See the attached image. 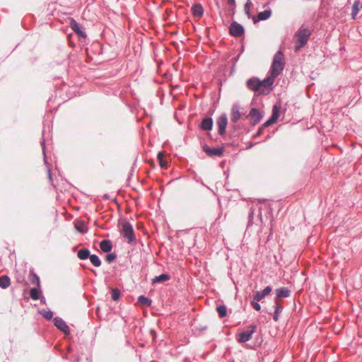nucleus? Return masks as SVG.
I'll return each mask as SVG.
<instances>
[{
	"label": "nucleus",
	"mask_w": 362,
	"mask_h": 362,
	"mask_svg": "<svg viewBox=\"0 0 362 362\" xmlns=\"http://www.w3.org/2000/svg\"><path fill=\"white\" fill-rule=\"evenodd\" d=\"M311 35V32L308 28L301 26L294 35L295 40V50L298 52L308 42V40Z\"/></svg>",
	"instance_id": "nucleus-1"
},
{
	"label": "nucleus",
	"mask_w": 362,
	"mask_h": 362,
	"mask_svg": "<svg viewBox=\"0 0 362 362\" xmlns=\"http://www.w3.org/2000/svg\"><path fill=\"white\" fill-rule=\"evenodd\" d=\"M284 57L282 52L278 51L274 57L271 74L273 77H277L284 68Z\"/></svg>",
	"instance_id": "nucleus-2"
},
{
	"label": "nucleus",
	"mask_w": 362,
	"mask_h": 362,
	"mask_svg": "<svg viewBox=\"0 0 362 362\" xmlns=\"http://www.w3.org/2000/svg\"><path fill=\"white\" fill-rule=\"evenodd\" d=\"M276 77H273L271 74L270 76L264 79L263 81H260L259 85V93L260 94H268L270 91L271 87L274 83V78Z\"/></svg>",
	"instance_id": "nucleus-3"
},
{
	"label": "nucleus",
	"mask_w": 362,
	"mask_h": 362,
	"mask_svg": "<svg viewBox=\"0 0 362 362\" xmlns=\"http://www.w3.org/2000/svg\"><path fill=\"white\" fill-rule=\"evenodd\" d=\"M122 235L123 236L128 240L129 243L133 242L135 240V236L133 231V228L129 223H124L122 225Z\"/></svg>",
	"instance_id": "nucleus-4"
},
{
	"label": "nucleus",
	"mask_w": 362,
	"mask_h": 362,
	"mask_svg": "<svg viewBox=\"0 0 362 362\" xmlns=\"http://www.w3.org/2000/svg\"><path fill=\"white\" fill-rule=\"evenodd\" d=\"M256 330V326L254 325H251L249 326L247 330L243 332L240 334L239 336V341L240 342H246L251 339L252 334L255 333Z\"/></svg>",
	"instance_id": "nucleus-5"
},
{
	"label": "nucleus",
	"mask_w": 362,
	"mask_h": 362,
	"mask_svg": "<svg viewBox=\"0 0 362 362\" xmlns=\"http://www.w3.org/2000/svg\"><path fill=\"white\" fill-rule=\"evenodd\" d=\"M54 325L64 334H69L70 329L66 322L61 317H56L54 318Z\"/></svg>",
	"instance_id": "nucleus-6"
},
{
	"label": "nucleus",
	"mask_w": 362,
	"mask_h": 362,
	"mask_svg": "<svg viewBox=\"0 0 362 362\" xmlns=\"http://www.w3.org/2000/svg\"><path fill=\"white\" fill-rule=\"evenodd\" d=\"M243 33L244 28L240 24L236 22L231 23L230 26V33L232 35L235 37H240L243 34Z\"/></svg>",
	"instance_id": "nucleus-7"
},
{
	"label": "nucleus",
	"mask_w": 362,
	"mask_h": 362,
	"mask_svg": "<svg viewBox=\"0 0 362 362\" xmlns=\"http://www.w3.org/2000/svg\"><path fill=\"white\" fill-rule=\"evenodd\" d=\"M228 124V118L226 115L223 114L221 115L217 120V125L218 127V133L223 134L226 131V128Z\"/></svg>",
	"instance_id": "nucleus-8"
},
{
	"label": "nucleus",
	"mask_w": 362,
	"mask_h": 362,
	"mask_svg": "<svg viewBox=\"0 0 362 362\" xmlns=\"http://www.w3.org/2000/svg\"><path fill=\"white\" fill-rule=\"evenodd\" d=\"M260 81L257 78H252L247 81V86L252 90L259 93Z\"/></svg>",
	"instance_id": "nucleus-9"
},
{
	"label": "nucleus",
	"mask_w": 362,
	"mask_h": 362,
	"mask_svg": "<svg viewBox=\"0 0 362 362\" xmlns=\"http://www.w3.org/2000/svg\"><path fill=\"white\" fill-rule=\"evenodd\" d=\"M272 15V11L270 9L265 10L264 11L259 12L257 16V18L253 17V21L255 23H257L259 21H265L270 18Z\"/></svg>",
	"instance_id": "nucleus-10"
},
{
	"label": "nucleus",
	"mask_w": 362,
	"mask_h": 362,
	"mask_svg": "<svg viewBox=\"0 0 362 362\" xmlns=\"http://www.w3.org/2000/svg\"><path fill=\"white\" fill-rule=\"evenodd\" d=\"M271 291H272V287L268 286L265 287L263 291H257L255 293L254 298L257 301H260L267 295H268Z\"/></svg>",
	"instance_id": "nucleus-11"
},
{
	"label": "nucleus",
	"mask_w": 362,
	"mask_h": 362,
	"mask_svg": "<svg viewBox=\"0 0 362 362\" xmlns=\"http://www.w3.org/2000/svg\"><path fill=\"white\" fill-rule=\"evenodd\" d=\"M250 116L253 120L254 124L258 123L262 118V114L255 108H252L250 112Z\"/></svg>",
	"instance_id": "nucleus-12"
},
{
	"label": "nucleus",
	"mask_w": 362,
	"mask_h": 362,
	"mask_svg": "<svg viewBox=\"0 0 362 362\" xmlns=\"http://www.w3.org/2000/svg\"><path fill=\"white\" fill-rule=\"evenodd\" d=\"M240 107L238 105H233L231 110V120L233 122H236L240 119Z\"/></svg>",
	"instance_id": "nucleus-13"
},
{
	"label": "nucleus",
	"mask_w": 362,
	"mask_h": 362,
	"mask_svg": "<svg viewBox=\"0 0 362 362\" xmlns=\"http://www.w3.org/2000/svg\"><path fill=\"white\" fill-rule=\"evenodd\" d=\"M100 247L104 252H110L112 247L111 241L109 240H104L101 241L100 243Z\"/></svg>",
	"instance_id": "nucleus-14"
},
{
	"label": "nucleus",
	"mask_w": 362,
	"mask_h": 362,
	"mask_svg": "<svg viewBox=\"0 0 362 362\" xmlns=\"http://www.w3.org/2000/svg\"><path fill=\"white\" fill-rule=\"evenodd\" d=\"M276 293L277 298H287L290 296L291 293L290 291L285 287L276 289Z\"/></svg>",
	"instance_id": "nucleus-15"
},
{
	"label": "nucleus",
	"mask_w": 362,
	"mask_h": 362,
	"mask_svg": "<svg viewBox=\"0 0 362 362\" xmlns=\"http://www.w3.org/2000/svg\"><path fill=\"white\" fill-rule=\"evenodd\" d=\"M205 152L210 156H220L223 153V148H206Z\"/></svg>",
	"instance_id": "nucleus-16"
},
{
	"label": "nucleus",
	"mask_w": 362,
	"mask_h": 362,
	"mask_svg": "<svg viewBox=\"0 0 362 362\" xmlns=\"http://www.w3.org/2000/svg\"><path fill=\"white\" fill-rule=\"evenodd\" d=\"M213 126V121L211 118H204L201 124V127L204 130L211 129Z\"/></svg>",
	"instance_id": "nucleus-17"
},
{
	"label": "nucleus",
	"mask_w": 362,
	"mask_h": 362,
	"mask_svg": "<svg viewBox=\"0 0 362 362\" xmlns=\"http://www.w3.org/2000/svg\"><path fill=\"white\" fill-rule=\"evenodd\" d=\"M11 284L10 278L4 275L0 277V287L1 288H7Z\"/></svg>",
	"instance_id": "nucleus-18"
},
{
	"label": "nucleus",
	"mask_w": 362,
	"mask_h": 362,
	"mask_svg": "<svg viewBox=\"0 0 362 362\" xmlns=\"http://www.w3.org/2000/svg\"><path fill=\"white\" fill-rule=\"evenodd\" d=\"M77 256L80 259L85 260L90 257V251L86 248L81 249L78 252Z\"/></svg>",
	"instance_id": "nucleus-19"
},
{
	"label": "nucleus",
	"mask_w": 362,
	"mask_h": 362,
	"mask_svg": "<svg viewBox=\"0 0 362 362\" xmlns=\"http://www.w3.org/2000/svg\"><path fill=\"white\" fill-rule=\"evenodd\" d=\"M192 11L194 16H197V17H201L203 15V12H204L203 8L200 4L194 5L192 8Z\"/></svg>",
	"instance_id": "nucleus-20"
},
{
	"label": "nucleus",
	"mask_w": 362,
	"mask_h": 362,
	"mask_svg": "<svg viewBox=\"0 0 362 362\" xmlns=\"http://www.w3.org/2000/svg\"><path fill=\"white\" fill-rule=\"evenodd\" d=\"M169 279H170L169 275H168L166 274H163L159 276H155L153 279L152 281L153 284H156V283L163 282V281H168Z\"/></svg>",
	"instance_id": "nucleus-21"
},
{
	"label": "nucleus",
	"mask_w": 362,
	"mask_h": 362,
	"mask_svg": "<svg viewBox=\"0 0 362 362\" xmlns=\"http://www.w3.org/2000/svg\"><path fill=\"white\" fill-rule=\"evenodd\" d=\"M71 27L73 30L78 33L80 36L86 37L85 33L81 30V28L78 23H77L76 21H73L71 23Z\"/></svg>",
	"instance_id": "nucleus-22"
},
{
	"label": "nucleus",
	"mask_w": 362,
	"mask_h": 362,
	"mask_svg": "<svg viewBox=\"0 0 362 362\" xmlns=\"http://www.w3.org/2000/svg\"><path fill=\"white\" fill-rule=\"evenodd\" d=\"M75 228L81 233H85L86 231L85 222L82 221H76L75 223Z\"/></svg>",
	"instance_id": "nucleus-23"
},
{
	"label": "nucleus",
	"mask_w": 362,
	"mask_h": 362,
	"mask_svg": "<svg viewBox=\"0 0 362 362\" xmlns=\"http://www.w3.org/2000/svg\"><path fill=\"white\" fill-rule=\"evenodd\" d=\"M359 5H360V1L358 0H356L354 1V4L352 6V12H351V16H352L353 18H356V16H357V14L359 11Z\"/></svg>",
	"instance_id": "nucleus-24"
},
{
	"label": "nucleus",
	"mask_w": 362,
	"mask_h": 362,
	"mask_svg": "<svg viewBox=\"0 0 362 362\" xmlns=\"http://www.w3.org/2000/svg\"><path fill=\"white\" fill-rule=\"evenodd\" d=\"M90 262L95 266V267H100L101 265V261L98 256L96 255H92L89 257Z\"/></svg>",
	"instance_id": "nucleus-25"
},
{
	"label": "nucleus",
	"mask_w": 362,
	"mask_h": 362,
	"mask_svg": "<svg viewBox=\"0 0 362 362\" xmlns=\"http://www.w3.org/2000/svg\"><path fill=\"white\" fill-rule=\"evenodd\" d=\"M217 312L220 317H223L226 315L227 309L225 305H219L217 307Z\"/></svg>",
	"instance_id": "nucleus-26"
},
{
	"label": "nucleus",
	"mask_w": 362,
	"mask_h": 362,
	"mask_svg": "<svg viewBox=\"0 0 362 362\" xmlns=\"http://www.w3.org/2000/svg\"><path fill=\"white\" fill-rule=\"evenodd\" d=\"M40 313L47 320H51L53 317V313L49 310H42Z\"/></svg>",
	"instance_id": "nucleus-27"
},
{
	"label": "nucleus",
	"mask_w": 362,
	"mask_h": 362,
	"mask_svg": "<svg viewBox=\"0 0 362 362\" xmlns=\"http://www.w3.org/2000/svg\"><path fill=\"white\" fill-rule=\"evenodd\" d=\"M138 300L141 304H143L146 306H149L151 303V300L144 296H140L138 298Z\"/></svg>",
	"instance_id": "nucleus-28"
},
{
	"label": "nucleus",
	"mask_w": 362,
	"mask_h": 362,
	"mask_svg": "<svg viewBox=\"0 0 362 362\" xmlns=\"http://www.w3.org/2000/svg\"><path fill=\"white\" fill-rule=\"evenodd\" d=\"M279 107L277 105H274L272 108V119H275L276 121L278 119L279 117Z\"/></svg>",
	"instance_id": "nucleus-29"
},
{
	"label": "nucleus",
	"mask_w": 362,
	"mask_h": 362,
	"mask_svg": "<svg viewBox=\"0 0 362 362\" xmlns=\"http://www.w3.org/2000/svg\"><path fill=\"white\" fill-rule=\"evenodd\" d=\"M30 295L32 299L33 300H37L40 298V292L37 288H31Z\"/></svg>",
	"instance_id": "nucleus-30"
},
{
	"label": "nucleus",
	"mask_w": 362,
	"mask_h": 362,
	"mask_svg": "<svg viewBox=\"0 0 362 362\" xmlns=\"http://www.w3.org/2000/svg\"><path fill=\"white\" fill-rule=\"evenodd\" d=\"M282 311V307L278 304H276L275 305V312H274V320L275 321H278L279 320V313Z\"/></svg>",
	"instance_id": "nucleus-31"
},
{
	"label": "nucleus",
	"mask_w": 362,
	"mask_h": 362,
	"mask_svg": "<svg viewBox=\"0 0 362 362\" xmlns=\"http://www.w3.org/2000/svg\"><path fill=\"white\" fill-rule=\"evenodd\" d=\"M119 296H120V292L117 290V289H113L112 290V299L114 300H117L119 298Z\"/></svg>",
	"instance_id": "nucleus-32"
},
{
	"label": "nucleus",
	"mask_w": 362,
	"mask_h": 362,
	"mask_svg": "<svg viewBox=\"0 0 362 362\" xmlns=\"http://www.w3.org/2000/svg\"><path fill=\"white\" fill-rule=\"evenodd\" d=\"M30 281H32L33 284L40 286V279L37 275L33 274L31 277Z\"/></svg>",
	"instance_id": "nucleus-33"
},
{
	"label": "nucleus",
	"mask_w": 362,
	"mask_h": 362,
	"mask_svg": "<svg viewBox=\"0 0 362 362\" xmlns=\"http://www.w3.org/2000/svg\"><path fill=\"white\" fill-rule=\"evenodd\" d=\"M116 259V255L114 253H110L106 256V261L112 262Z\"/></svg>",
	"instance_id": "nucleus-34"
},
{
	"label": "nucleus",
	"mask_w": 362,
	"mask_h": 362,
	"mask_svg": "<svg viewBox=\"0 0 362 362\" xmlns=\"http://www.w3.org/2000/svg\"><path fill=\"white\" fill-rule=\"evenodd\" d=\"M251 5H252L251 0H247L245 5V11L248 16L250 15V8Z\"/></svg>",
	"instance_id": "nucleus-35"
},
{
	"label": "nucleus",
	"mask_w": 362,
	"mask_h": 362,
	"mask_svg": "<svg viewBox=\"0 0 362 362\" xmlns=\"http://www.w3.org/2000/svg\"><path fill=\"white\" fill-rule=\"evenodd\" d=\"M251 305L255 310L257 311L261 310V305L257 302L252 301Z\"/></svg>",
	"instance_id": "nucleus-36"
},
{
	"label": "nucleus",
	"mask_w": 362,
	"mask_h": 362,
	"mask_svg": "<svg viewBox=\"0 0 362 362\" xmlns=\"http://www.w3.org/2000/svg\"><path fill=\"white\" fill-rule=\"evenodd\" d=\"M275 122H276L275 119H272V118L270 117L267 122H264L263 126L265 127H269L271 124H272L273 123H274Z\"/></svg>",
	"instance_id": "nucleus-37"
},
{
	"label": "nucleus",
	"mask_w": 362,
	"mask_h": 362,
	"mask_svg": "<svg viewBox=\"0 0 362 362\" xmlns=\"http://www.w3.org/2000/svg\"><path fill=\"white\" fill-rule=\"evenodd\" d=\"M159 163L161 168H165L167 166V163L163 160V159H160L159 160Z\"/></svg>",
	"instance_id": "nucleus-38"
},
{
	"label": "nucleus",
	"mask_w": 362,
	"mask_h": 362,
	"mask_svg": "<svg viewBox=\"0 0 362 362\" xmlns=\"http://www.w3.org/2000/svg\"><path fill=\"white\" fill-rule=\"evenodd\" d=\"M163 153L162 152H159L157 155V158L158 160H160V159H163Z\"/></svg>",
	"instance_id": "nucleus-39"
},
{
	"label": "nucleus",
	"mask_w": 362,
	"mask_h": 362,
	"mask_svg": "<svg viewBox=\"0 0 362 362\" xmlns=\"http://www.w3.org/2000/svg\"><path fill=\"white\" fill-rule=\"evenodd\" d=\"M42 147H43V153H45V146H44V141L42 143Z\"/></svg>",
	"instance_id": "nucleus-40"
},
{
	"label": "nucleus",
	"mask_w": 362,
	"mask_h": 362,
	"mask_svg": "<svg viewBox=\"0 0 362 362\" xmlns=\"http://www.w3.org/2000/svg\"><path fill=\"white\" fill-rule=\"evenodd\" d=\"M234 1H235V0H229L230 3H233Z\"/></svg>",
	"instance_id": "nucleus-41"
},
{
	"label": "nucleus",
	"mask_w": 362,
	"mask_h": 362,
	"mask_svg": "<svg viewBox=\"0 0 362 362\" xmlns=\"http://www.w3.org/2000/svg\"><path fill=\"white\" fill-rule=\"evenodd\" d=\"M260 133H261V129L259 131V132H257V136L260 134Z\"/></svg>",
	"instance_id": "nucleus-42"
}]
</instances>
